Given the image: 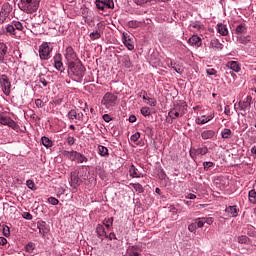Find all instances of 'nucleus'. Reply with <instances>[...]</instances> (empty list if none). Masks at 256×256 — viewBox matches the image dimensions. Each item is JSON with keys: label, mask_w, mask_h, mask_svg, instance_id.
Listing matches in <instances>:
<instances>
[{"label": "nucleus", "mask_w": 256, "mask_h": 256, "mask_svg": "<svg viewBox=\"0 0 256 256\" xmlns=\"http://www.w3.org/2000/svg\"><path fill=\"white\" fill-rule=\"evenodd\" d=\"M207 75H217V70L215 68H210L206 70Z\"/></svg>", "instance_id": "338daca9"}, {"label": "nucleus", "mask_w": 256, "mask_h": 256, "mask_svg": "<svg viewBox=\"0 0 256 256\" xmlns=\"http://www.w3.org/2000/svg\"><path fill=\"white\" fill-rule=\"evenodd\" d=\"M194 223L196 224V227L198 229H201L202 227L205 226V217H202V218H196L194 220Z\"/></svg>", "instance_id": "473e14b6"}, {"label": "nucleus", "mask_w": 256, "mask_h": 256, "mask_svg": "<svg viewBox=\"0 0 256 256\" xmlns=\"http://www.w3.org/2000/svg\"><path fill=\"white\" fill-rule=\"evenodd\" d=\"M193 152L195 155H207V153H209V148L204 146L202 148L193 149Z\"/></svg>", "instance_id": "393cba45"}, {"label": "nucleus", "mask_w": 256, "mask_h": 256, "mask_svg": "<svg viewBox=\"0 0 256 256\" xmlns=\"http://www.w3.org/2000/svg\"><path fill=\"white\" fill-rule=\"evenodd\" d=\"M144 133L147 135V137H153V128L150 126H145Z\"/></svg>", "instance_id": "a18cd8bd"}, {"label": "nucleus", "mask_w": 256, "mask_h": 256, "mask_svg": "<svg viewBox=\"0 0 256 256\" xmlns=\"http://www.w3.org/2000/svg\"><path fill=\"white\" fill-rule=\"evenodd\" d=\"M102 119L105 121V123H109L110 121H113V118L109 114H104L102 116Z\"/></svg>", "instance_id": "680f3d73"}, {"label": "nucleus", "mask_w": 256, "mask_h": 256, "mask_svg": "<svg viewBox=\"0 0 256 256\" xmlns=\"http://www.w3.org/2000/svg\"><path fill=\"white\" fill-rule=\"evenodd\" d=\"M52 51H53V47L49 46V43L44 42L39 47V57H40V59L42 61H49Z\"/></svg>", "instance_id": "423d86ee"}, {"label": "nucleus", "mask_w": 256, "mask_h": 256, "mask_svg": "<svg viewBox=\"0 0 256 256\" xmlns=\"http://www.w3.org/2000/svg\"><path fill=\"white\" fill-rule=\"evenodd\" d=\"M65 59L67 61V65H70V63H75V61H78L77 53L73 49V47L68 46L66 48V54H65Z\"/></svg>", "instance_id": "1a4fd4ad"}, {"label": "nucleus", "mask_w": 256, "mask_h": 256, "mask_svg": "<svg viewBox=\"0 0 256 256\" xmlns=\"http://www.w3.org/2000/svg\"><path fill=\"white\" fill-rule=\"evenodd\" d=\"M238 243L241 245L249 243V237L243 235L238 237Z\"/></svg>", "instance_id": "49530a36"}, {"label": "nucleus", "mask_w": 256, "mask_h": 256, "mask_svg": "<svg viewBox=\"0 0 256 256\" xmlns=\"http://www.w3.org/2000/svg\"><path fill=\"white\" fill-rule=\"evenodd\" d=\"M210 47L214 49V51H223V43L217 38H213L210 41Z\"/></svg>", "instance_id": "2eb2a0df"}, {"label": "nucleus", "mask_w": 256, "mask_h": 256, "mask_svg": "<svg viewBox=\"0 0 256 256\" xmlns=\"http://www.w3.org/2000/svg\"><path fill=\"white\" fill-rule=\"evenodd\" d=\"M130 175L131 177H140L134 165L130 167Z\"/></svg>", "instance_id": "603ef678"}, {"label": "nucleus", "mask_w": 256, "mask_h": 256, "mask_svg": "<svg viewBox=\"0 0 256 256\" xmlns=\"http://www.w3.org/2000/svg\"><path fill=\"white\" fill-rule=\"evenodd\" d=\"M217 31L219 35H222V37H226V35H229V30L227 29V25L217 24Z\"/></svg>", "instance_id": "f3484780"}, {"label": "nucleus", "mask_w": 256, "mask_h": 256, "mask_svg": "<svg viewBox=\"0 0 256 256\" xmlns=\"http://www.w3.org/2000/svg\"><path fill=\"white\" fill-rule=\"evenodd\" d=\"M37 227L39 229L40 235H43V237H45V235H47V233H49V226L47 225V222H45V221L38 222Z\"/></svg>", "instance_id": "ddd939ff"}, {"label": "nucleus", "mask_w": 256, "mask_h": 256, "mask_svg": "<svg viewBox=\"0 0 256 256\" xmlns=\"http://www.w3.org/2000/svg\"><path fill=\"white\" fill-rule=\"evenodd\" d=\"M133 189H135V191H137L138 193H144L145 192V188H143V185L139 184V183H134L131 184Z\"/></svg>", "instance_id": "4c0bfd02"}, {"label": "nucleus", "mask_w": 256, "mask_h": 256, "mask_svg": "<svg viewBox=\"0 0 256 256\" xmlns=\"http://www.w3.org/2000/svg\"><path fill=\"white\" fill-rule=\"evenodd\" d=\"M253 104V97L248 95L244 100L238 102V107L241 111L242 117H245L249 111H251V105Z\"/></svg>", "instance_id": "20e7f679"}, {"label": "nucleus", "mask_w": 256, "mask_h": 256, "mask_svg": "<svg viewBox=\"0 0 256 256\" xmlns=\"http://www.w3.org/2000/svg\"><path fill=\"white\" fill-rule=\"evenodd\" d=\"M95 3L97 9H100V11H105V9H113L115 7L113 0H96Z\"/></svg>", "instance_id": "6e6552de"}, {"label": "nucleus", "mask_w": 256, "mask_h": 256, "mask_svg": "<svg viewBox=\"0 0 256 256\" xmlns=\"http://www.w3.org/2000/svg\"><path fill=\"white\" fill-rule=\"evenodd\" d=\"M226 67L235 73H239V71H241V64H239L237 61H228L226 63Z\"/></svg>", "instance_id": "dca6fc26"}, {"label": "nucleus", "mask_w": 256, "mask_h": 256, "mask_svg": "<svg viewBox=\"0 0 256 256\" xmlns=\"http://www.w3.org/2000/svg\"><path fill=\"white\" fill-rule=\"evenodd\" d=\"M213 165H215V163H213L211 161L203 162L204 171H209V169H211V167H213Z\"/></svg>", "instance_id": "3c124183"}, {"label": "nucleus", "mask_w": 256, "mask_h": 256, "mask_svg": "<svg viewBox=\"0 0 256 256\" xmlns=\"http://www.w3.org/2000/svg\"><path fill=\"white\" fill-rule=\"evenodd\" d=\"M123 44L129 51H133L135 49V45L133 44V41L131 40V37L127 34H123Z\"/></svg>", "instance_id": "4468645a"}, {"label": "nucleus", "mask_w": 256, "mask_h": 256, "mask_svg": "<svg viewBox=\"0 0 256 256\" xmlns=\"http://www.w3.org/2000/svg\"><path fill=\"white\" fill-rule=\"evenodd\" d=\"M41 143L42 145H44V147H46L47 149H49V147H53V141H51V139H49V137L43 136L41 138Z\"/></svg>", "instance_id": "a878e982"}, {"label": "nucleus", "mask_w": 256, "mask_h": 256, "mask_svg": "<svg viewBox=\"0 0 256 256\" xmlns=\"http://www.w3.org/2000/svg\"><path fill=\"white\" fill-rule=\"evenodd\" d=\"M232 135H233V132L229 128H225L221 132L222 139H231Z\"/></svg>", "instance_id": "cd10ccee"}, {"label": "nucleus", "mask_w": 256, "mask_h": 256, "mask_svg": "<svg viewBox=\"0 0 256 256\" xmlns=\"http://www.w3.org/2000/svg\"><path fill=\"white\" fill-rule=\"evenodd\" d=\"M25 249H26L27 253H33V251H35V243L29 242V243L25 246Z\"/></svg>", "instance_id": "79ce46f5"}, {"label": "nucleus", "mask_w": 256, "mask_h": 256, "mask_svg": "<svg viewBox=\"0 0 256 256\" xmlns=\"http://www.w3.org/2000/svg\"><path fill=\"white\" fill-rule=\"evenodd\" d=\"M122 63L124 64V67H126V69L131 68V58H129V56H124L122 59Z\"/></svg>", "instance_id": "58836bf2"}, {"label": "nucleus", "mask_w": 256, "mask_h": 256, "mask_svg": "<svg viewBox=\"0 0 256 256\" xmlns=\"http://www.w3.org/2000/svg\"><path fill=\"white\" fill-rule=\"evenodd\" d=\"M26 185L28 187V189H31V191H35V182H33V180H27L26 181Z\"/></svg>", "instance_id": "8fccbe9b"}, {"label": "nucleus", "mask_w": 256, "mask_h": 256, "mask_svg": "<svg viewBox=\"0 0 256 256\" xmlns=\"http://www.w3.org/2000/svg\"><path fill=\"white\" fill-rule=\"evenodd\" d=\"M190 27H193V29H196L197 31H201V29L204 28V26L201 24V21L192 22Z\"/></svg>", "instance_id": "e433bc0d"}, {"label": "nucleus", "mask_w": 256, "mask_h": 256, "mask_svg": "<svg viewBox=\"0 0 256 256\" xmlns=\"http://www.w3.org/2000/svg\"><path fill=\"white\" fill-rule=\"evenodd\" d=\"M89 37L92 41H96V39H101V31L95 30L90 33Z\"/></svg>", "instance_id": "2f4dec72"}, {"label": "nucleus", "mask_w": 256, "mask_h": 256, "mask_svg": "<svg viewBox=\"0 0 256 256\" xmlns=\"http://www.w3.org/2000/svg\"><path fill=\"white\" fill-rule=\"evenodd\" d=\"M188 43H189V45H192V47L199 48V47H201V45H203V40L198 35H192L188 39Z\"/></svg>", "instance_id": "f8f14e48"}, {"label": "nucleus", "mask_w": 256, "mask_h": 256, "mask_svg": "<svg viewBox=\"0 0 256 256\" xmlns=\"http://www.w3.org/2000/svg\"><path fill=\"white\" fill-rule=\"evenodd\" d=\"M12 25H14V28L17 29V31H23V24L21 22H13Z\"/></svg>", "instance_id": "4d7b16f0"}, {"label": "nucleus", "mask_w": 256, "mask_h": 256, "mask_svg": "<svg viewBox=\"0 0 256 256\" xmlns=\"http://www.w3.org/2000/svg\"><path fill=\"white\" fill-rule=\"evenodd\" d=\"M238 43H241V45H247V43H251V36H237Z\"/></svg>", "instance_id": "5701e85b"}, {"label": "nucleus", "mask_w": 256, "mask_h": 256, "mask_svg": "<svg viewBox=\"0 0 256 256\" xmlns=\"http://www.w3.org/2000/svg\"><path fill=\"white\" fill-rule=\"evenodd\" d=\"M22 217H23V219H26L27 221H31L33 219V215H31V213H29V212H24L22 214Z\"/></svg>", "instance_id": "bf43d9fd"}, {"label": "nucleus", "mask_w": 256, "mask_h": 256, "mask_svg": "<svg viewBox=\"0 0 256 256\" xmlns=\"http://www.w3.org/2000/svg\"><path fill=\"white\" fill-rule=\"evenodd\" d=\"M236 35H245L247 33V25L245 23L239 24L235 29Z\"/></svg>", "instance_id": "a211bd4d"}, {"label": "nucleus", "mask_w": 256, "mask_h": 256, "mask_svg": "<svg viewBox=\"0 0 256 256\" xmlns=\"http://www.w3.org/2000/svg\"><path fill=\"white\" fill-rule=\"evenodd\" d=\"M48 203H50V205H59V199H57L55 197H49Z\"/></svg>", "instance_id": "5fc2aeb1"}, {"label": "nucleus", "mask_w": 256, "mask_h": 256, "mask_svg": "<svg viewBox=\"0 0 256 256\" xmlns=\"http://www.w3.org/2000/svg\"><path fill=\"white\" fill-rule=\"evenodd\" d=\"M141 137V133H139V132H136V133H134L131 137H130V139H131V141H133V143H136V141H139V138Z\"/></svg>", "instance_id": "864d4df0"}, {"label": "nucleus", "mask_w": 256, "mask_h": 256, "mask_svg": "<svg viewBox=\"0 0 256 256\" xmlns=\"http://www.w3.org/2000/svg\"><path fill=\"white\" fill-rule=\"evenodd\" d=\"M41 0H20L19 8L25 13H35L39 9Z\"/></svg>", "instance_id": "7ed1b4c3"}, {"label": "nucleus", "mask_w": 256, "mask_h": 256, "mask_svg": "<svg viewBox=\"0 0 256 256\" xmlns=\"http://www.w3.org/2000/svg\"><path fill=\"white\" fill-rule=\"evenodd\" d=\"M6 31L7 33H9L10 35H15V26L13 24H9L6 27Z\"/></svg>", "instance_id": "09e8293b"}, {"label": "nucleus", "mask_w": 256, "mask_h": 256, "mask_svg": "<svg viewBox=\"0 0 256 256\" xmlns=\"http://www.w3.org/2000/svg\"><path fill=\"white\" fill-rule=\"evenodd\" d=\"M197 224H195V222H192L189 226H188V230L190 231V233H195V231H197Z\"/></svg>", "instance_id": "6e6d98bb"}, {"label": "nucleus", "mask_w": 256, "mask_h": 256, "mask_svg": "<svg viewBox=\"0 0 256 256\" xmlns=\"http://www.w3.org/2000/svg\"><path fill=\"white\" fill-rule=\"evenodd\" d=\"M2 233L4 237H9L11 235V230L9 229V226L2 225Z\"/></svg>", "instance_id": "37998d69"}, {"label": "nucleus", "mask_w": 256, "mask_h": 256, "mask_svg": "<svg viewBox=\"0 0 256 256\" xmlns=\"http://www.w3.org/2000/svg\"><path fill=\"white\" fill-rule=\"evenodd\" d=\"M0 87L6 97L11 95V79L6 74L0 75Z\"/></svg>", "instance_id": "39448f33"}, {"label": "nucleus", "mask_w": 256, "mask_h": 256, "mask_svg": "<svg viewBox=\"0 0 256 256\" xmlns=\"http://www.w3.org/2000/svg\"><path fill=\"white\" fill-rule=\"evenodd\" d=\"M133 251L130 252V256H140L139 252H137V246H132Z\"/></svg>", "instance_id": "69168bd1"}, {"label": "nucleus", "mask_w": 256, "mask_h": 256, "mask_svg": "<svg viewBox=\"0 0 256 256\" xmlns=\"http://www.w3.org/2000/svg\"><path fill=\"white\" fill-rule=\"evenodd\" d=\"M0 55L4 57L7 55V45L5 43H0Z\"/></svg>", "instance_id": "c03bdc74"}, {"label": "nucleus", "mask_w": 256, "mask_h": 256, "mask_svg": "<svg viewBox=\"0 0 256 256\" xmlns=\"http://www.w3.org/2000/svg\"><path fill=\"white\" fill-rule=\"evenodd\" d=\"M140 112L143 117H149L151 115V109L149 107H142Z\"/></svg>", "instance_id": "ea45409f"}, {"label": "nucleus", "mask_w": 256, "mask_h": 256, "mask_svg": "<svg viewBox=\"0 0 256 256\" xmlns=\"http://www.w3.org/2000/svg\"><path fill=\"white\" fill-rule=\"evenodd\" d=\"M67 143H68V145H75V137L69 136L67 138Z\"/></svg>", "instance_id": "774afa93"}, {"label": "nucleus", "mask_w": 256, "mask_h": 256, "mask_svg": "<svg viewBox=\"0 0 256 256\" xmlns=\"http://www.w3.org/2000/svg\"><path fill=\"white\" fill-rule=\"evenodd\" d=\"M75 161H77V163H87L89 159L85 155L78 152V155L76 156Z\"/></svg>", "instance_id": "f704fd0d"}, {"label": "nucleus", "mask_w": 256, "mask_h": 256, "mask_svg": "<svg viewBox=\"0 0 256 256\" xmlns=\"http://www.w3.org/2000/svg\"><path fill=\"white\" fill-rule=\"evenodd\" d=\"M85 66L81 62L68 64V73L74 77L75 81H81L85 77Z\"/></svg>", "instance_id": "f257e3e1"}, {"label": "nucleus", "mask_w": 256, "mask_h": 256, "mask_svg": "<svg viewBox=\"0 0 256 256\" xmlns=\"http://www.w3.org/2000/svg\"><path fill=\"white\" fill-rule=\"evenodd\" d=\"M147 101H149L148 103L151 107H156L157 100H155V98H147Z\"/></svg>", "instance_id": "052dcab7"}, {"label": "nucleus", "mask_w": 256, "mask_h": 256, "mask_svg": "<svg viewBox=\"0 0 256 256\" xmlns=\"http://www.w3.org/2000/svg\"><path fill=\"white\" fill-rule=\"evenodd\" d=\"M113 221H114V218L110 217V218L104 219L102 223L108 231H111V229L113 227Z\"/></svg>", "instance_id": "b1692460"}, {"label": "nucleus", "mask_w": 256, "mask_h": 256, "mask_svg": "<svg viewBox=\"0 0 256 256\" xmlns=\"http://www.w3.org/2000/svg\"><path fill=\"white\" fill-rule=\"evenodd\" d=\"M248 198H249L250 203L255 205V203H256V191H255V189H252V190L249 191Z\"/></svg>", "instance_id": "7c9ffc66"}, {"label": "nucleus", "mask_w": 256, "mask_h": 256, "mask_svg": "<svg viewBox=\"0 0 256 256\" xmlns=\"http://www.w3.org/2000/svg\"><path fill=\"white\" fill-rule=\"evenodd\" d=\"M139 97H142L144 101H147V99H149L147 98V91L145 90H141V92L139 93Z\"/></svg>", "instance_id": "e2e57ef3"}, {"label": "nucleus", "mask_w": 256, "mask_h": 256, "mask_svg": "<svg viewBox=\"0 0 256 256\" xmlns=\"http://www.w3.org/2000/svg\"><path fill=\"white\" fill-rule=\"evenodd\" d=\"M213 217H208V218H205L204 217V224L206 223L207 225H213Z\"/></svg>", "instance_id": "0e129e2a"}, {"label": "nucleus", "mask_w": 256, "mask_h": 256, "mask_svg": "<svg viewBox=\"0 0 256 256\" xmlns=\"http://www.w3.org/2000/svg\"><path fill=\"white\" fill-rule=\"evenodd\" d=\"M68 119H70V121H73L74 119H77V111L75 109H72L68 112L67 115Z\"/></svg>", "instance_id": "a19ab883"}, {"label": "nucleus", "mask_w": 256, "mask_h": 256, "mask_svg": "<svg viewBox=\"0 0 256 256\" xmlns=\"http://www.w3.org/2000/svg\"><path fill=\"white\" fill-rule=\"evenodd\" d=\"M79 170L75 169L70 173V186L72 189H78L83 184V181H87L89 176L87 175V171H82V174L79 176Z\"/></svg>", "instance_id": "f03ea898"}, {"label": "nucleus", "mask_w": 256, "mask_h": 256, "mask_svg": "<svg viewBox=\"0 0 256 256\" xmlns=\"http://www.w3.org/2000/svg\"><path fill=\"white\" fill-rule=\"evenodd\" d=\"M98 152L101 157H107V155H109V149L103 145L98 146Z\"/></svg>", "instance_id": "c85d7f7f"}, {"label": "nucleus", "mask_w": 256, "mask_h": 256, "mask_svg": "<svg viewBox=\"0 0 256 256\" xmlns=\"http://www.w3.org/2000/svg\"><path fill=\"white\" fill-rule=\"evenodd\" d=\"M101 103L106 109H109V107H115V105H117V96L108 92L103 96Z\"/></svg>", "instance_id": "0eeeda50"}, {"label": "nucleus", "mask_w": 256, "mask_h": 256, "mask_svg": "<svg viewBox=\"0 0 256 256\" xmlns=\"http://www.w3.org/2000/svg\"><path fill=\"white\" fill-rule=\"evenodd\" d=\"M212 117L208 116H202L201 118H196V123L197 125H205V123H209V121H211Z\"/></svg>", "instance_id": "bb28decb"}, {"label": "nucleus", "mask_w": 256, "mask_h": 256, "mask_svg": "<svg viewBox=\"0 0 256 256\" xmlns=\"http://www.w3.org/2000/svg\"><path fill=\"white\" fill-rule=\"evenodd\" d=\"M142 22H139L137 20H132L128 22V26L131 27V29H137L138 27H141Z\"/></svg>", "instance_id": "c9c22d12"}, {"label": "nucleus", "mask_w": 256, "mask_h": 256, "mask_svg": "<svg viewBox=\"0 0 256 256\" xmlns=\"http://www.w3.org/2000/svg\"><path fill=\"white\" fill-rule=\"evenodd\" d=\"M54 67L57 69V71H60V73H63L65 71V68H63V62H62V56L61 54H56L54 56Z\"/></svg>", "instance_id": "9b49d317"}, {"label": "nucleus", "mask_w": 256, "mask_h": 256, "mask_svg": "<svg viewBox=\"0 0 256 256\" xmlns=\"http://www.w3.org/2000/svg\"><path fill=\"white\" fill-rule=\"evenodd\" d=\"M168 115L171 117V119H177L178 117H181V114L179 113V110H177V107L173 108Z\"/></svg>", "instance_id": "72a5a7b5"}, {"label": "nucleus", "mask_w": 256, "mask_h": 256, "mask_svg": "<svg viewBox=\"0 0 256 256\" xmlns=\"http://www.w3.org/2000/svg\"><path fill=\"white\" fill-rule=\"evenodd\" d=\"M35 105H36V107H38V109H42V107H45V103H43V100H41V99H36Z\"/></svg>", "instance_id": "13d9d810"}, {"label": "nucleus", "mask_w": 256, "mask_h": 256, "mask_svg": "<svg viewBox=\"0 0 256 256\" xmlns=\"http://www.w3.org/2000/svg\"><path fill=\"white\" fill-rule=\"evenodd\" d=\"M177 107V110H178V113L180 114V117H183L184 114H185V111H187V105H184V106H176Z\"/></svg>", "instance_id": "de8ad7c7"}, {"label": "nucleus", "mask_w": 256, "mask_h": 256, "mask_svg": "<svg viewBox=\"0 0 256 256\" xmlns=\"http://www.w3.org/2000/svg\"><path fill=\"white\" fill-rule=\"evenodd\" d=\"M96 233L98 237H105L107 238V232L105 231V227L101 224H98L96 227Z\"/></svg>", "instance_id": "412c9836"}, {"label": "nucleus", "mask_w": 256, "mask_h": 256, "mask_svg": "<svg viewBox=\"0 0 256 256\" xmlns=\"http://www.w3.org/2000/svg\"><path fill=\"white\" fill-rule=\"evenodd\" d=\"M0 123L1 125H7L8 127H11V129H17V122L10 117L2 115V117H0Z\"/></svg>", "instance_id": "9d476101"}, {"label": "nucleus", "mask_w": 256, "mask_h": 256, "mask_svg": "<svg viewBox=\"0 0 256 256\" xmlns=\"http://www.w3.org/2000/svg\"><path fill=\"white\" fill-rule=\"evenodd\" d=\"M226 213H229L230 217H237L239 215V209H237V205L229 206L226 208Z\"/></svg>", "instance_id": "6ab92c4d"}, {"label": "nucleus", "mask_w": 256, "mask_h": 256, "mask_svg": "<svg viewBox=\"0 0 256 256\" xmlns=\"http://www.w3.org/2000/svg\"><path fill=\"white\" fill-rule=\"evenodd\" d=\"M64 155H66L70 161H76L77 160V155H79V152L77 151H64Z\"/></svg>", "instance_id": "4be33fe9"}, {"label": "nucleus", "mask_w": 256, "mask_h": 256, "mask_svg": "<svg viewBox=\"0 0 256 256\" xmlns=\"http://www.w3.org/2000/svg\"><path fill=\"white\" fill-rule=\"evenodd\" d=\"M201 137L204 140L213 139L215 137V132L213 130H205L201 133Z\"/></svg>", "instance_id": "aec40b11"}, {"label": "nucleus", "mask_w": 256, "mask_h": 256, "mask_svg": "<svg viewBox=\"0 0 256 256\" xmlns=\"http://www.w3.org/2000/svg\"><path fill=\"white\" fill-rule=\"evenodd\" d=\"M170 65H171V69H173V71H175L179 75L183 74V67H181V65H179L177 63H173V62H171Z\"/></svg>", "instance_id": "c756f323"}]
</instances>
